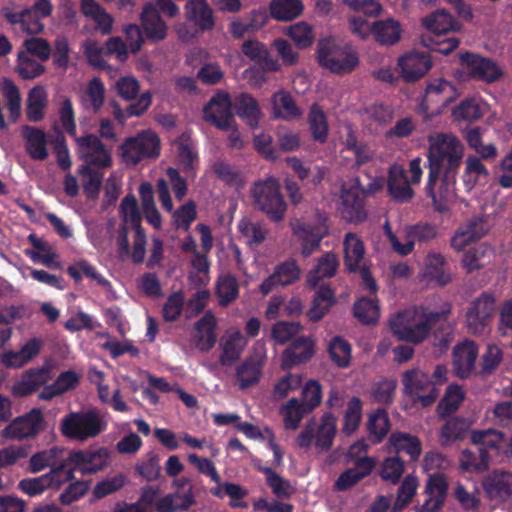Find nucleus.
Wrapping results in <instances>:
<instances>
[{
  "mask_svg": "<svg viewBox=\"0 0 512 512\" xmlns=\"http://www.w3.org/2000/svg\"><path fill=\"white\" fill-rule=\"evenodd\" d=\"M418 487V479L412 474H408L402 481L397 490L396 499L392 505V512L403 511L412 501Z\"/></svg>",
  "mask_w": 512,
  "mask_h": 512,
  "instance_id": "8fccbe9b",
  "label": "nucleus"
},
{
  "mask_svg": "<svg viewBox=\"0 0 512 512\" xmlns=\"http://www.w3.org/2000/svg\"><path fill=\"white\" fill-rule=\"evenodd\" d=\"M51 379V371L48 367L42 366L27 370L21 381L13 385L12 392L16 396L25 397L36 392Z\"/></svg>",
  "mask_w": 512,
  "mask_h": 512,
  "instance_id": "bb28decb",
  "label": "nucleus"
},
{
  "mask_svg": "<svg viewBox=\"0 0 512 512\" xmlns=\"http://www.w3.org/2000/svg\"><path fill=\"white\" fill-rule=\"evenodd\" d=\"M1 13L8 23L11 25L19 24L21 30L28 35H37L44 30L42 19L28 8L20 12H13L10 8L3 7Z\"/></svg>",
  "mask_w": 512,
  "mask_h": 512,
  "instance_id": "7c9ffc66",
  "label": "nucleus"
},
{
  "mask_svg": "<svg viewBox=\"0 0 512 512\" xmlns=\"http://www.w3.org/2000/svg\"><path fill=\"white\" fill-rule=\"evenodd\" d=\"M122 161L136 166L145 159H155L160 155V139L151 131H142L130 136L119 147Z\"/></svg>",
  "mask_w": 512,
  "mask_h": 512,
  "instance_id": "0eeeda50",
  "label": "nucleus"
},
{
  "mask_svg": "<svg viewBox=\"0 0 512 512\" xmlns=\"http://www.w3.org/2000/svg\"><path fill=\"white\" fill-rule=\"evenodd\" d=\"M438 235L436 225L429 222H419L408 225L404 231V243H411V253L416 243L427 245Z\"/></svg>",
  "mask_w": 512,
  "mask_h": 512,
  "instance_id": "a19ab883",
  "label": "nucleus"
},
{
  "mask_svg": "<svg viewBox=\"0 0 512 512\" xmlns=\"http://www.w3.org/2000/svg\"><path fill=\"white\" fill-rule=\"evenodd\" d=\"M299 278L300 269L295 260H286L275 266L273 273L260 284L259 291L266 296L278 287L293 284Z\"/></svg>",
  "mask_w": 512,
  "mask_h": 512,
  "instance_id": "f3484780",
  "label": "nucleus"
},
{
  "mask_svg": "<svg viewBox=\"0 0 512 512\" xmlns=\"http://www.w3.org/2000/svg\"><path fill=\"white\" fill-rule=\"evenodd\" d=\"M423 27L435 38L442 37L450 31H455L458 23L445 10H437L422 19Z\"/></svg>",
  "mask_w": 512,
  "mask_h": 512,
  "instance_id": "4c0bfd02",
  "label": "nucleus"
},
{
  "mask_svg": "<svg viewBox=\"0 0 512 512\" xmlns=\"http://www.w3.org/2000/svg\"><path fill=\"white\" fill-rule=\"evenodd\" d=\"M411 184L407 177V171L402 166L392 165L389 168L387 192L395 202L408 203L413 199L415 191Z\"/></svg>",
  "mask_w": 512,
  "mask_h": 512,
  "instance_id": "412c9836",
  "label": "nucleus"
},
{
  "mask_svg": "<svg viewBox=\"0 0 512 512\" xmlns=\"http://www.w3.org/2000/svg\"><path fill=\"white\" fill-rule=\"evenodd\" d=\"M255 469L265 475V483L277 499L289 500L292 497L295 490L290 480L284 478L268 466L255 465Z\"/></svg>",
  "mask_w": 512,
  "mask_h": 512,
  "instance_id": "c9c22d12",
  "label": "nucleus"
},
{
  "mask_svg": "<svg viewBox=\"0 0 512 512\" xmlns=\"http://www.w3.org/2000/svg\"><path fill=\"white\" fill-rule=\"evenodd\" d=\"M105 100V86L99 77L89 80L83 101H88L94 113H98Z\"/></svg>",
  "mask_w": 512,
  "mask_h": 512,
  "instance_id": "680f3d73",
  "label": "nucleus"
},
{
  "mask_svg": "<svg viewBox=\"0 0 512 512\" xmlns=\"http://www.w3.org/2000/svg\"><path fill=\"white\" fill-rule=\"evenodd\" d=\"M241 340L242 338L239 332H235L229 336V338L223 344V350L219 357V362L221 365L232 366L236 361L239 360L243 351Z\"/></svg>",
  "mask_w": 512,
  "mask_h": 512,
  "instance_id": "052dcab7",
  "label": "nucleus"
},
{
  "mask_svg": "<svg viewBox=\"0 0 512 512\" xmlns=\"http://www.w3.org/2000/svg\"><path fill=\"white\" fill-rule=\"evenodd\" d=\"M280 413L283 416L285 428L295 430L299 427L302 418L311 412L300 400L291 398L280 409Z\"/></svg>",
  "mask_w": 512,
  "mask_h": 512,
  "instance_id": "864d4df0",
  "label": "nucleus"
},
{
  "mask_svg": "<svg viewBox=\"0 0 512 512\" xmlns=\"http://www.w3.org/2000/svg\"><path fill=\"white\" fill-rule=\"evenodd\" d=\"M299 237L301 239V254L304 257L311 255L314 251L318 250L321 245L323 237L327 234L326 231H321L320 228L304 225L299 229Z\"/></svg>",
  "mask_w": 512,
  "mask_h": 512,
  "instance_id": "6e6d98bb",
  "label": "nucleus"
},
{
  "mask_svg": "<svg viewBox=\"0 0 512 512\" xmlns=\"http://www.w3.org/2000/svg\"><path fill=\"white\" fill-rule=\"evenodd\" d=\"M448 381V369L438 364L430 375L418 367L406 370L401 375L403 393L422 407L433 405L440 394V388Z\"/></svg>",
  "mask_w": 512,
  "mask_h": 512,
  "instance_id": "7ed1b4c3",
  "label": "nucleus"
},
{
  "mask_svg": "<svg viewBox=\"0 0 512 512\" xmlns=\"http://www.w3.org/2000/svg\"><path fill=\"white\" fill-rule=\"evenodd\" d=\"M17 62L16 71L22 79H34L45 72V67L24 51L18 53Z\"/></svg>",
  "mask_w": 512,
  "mask_h": 512,
  "instance_id": "338daca9",
  "label": "nucleus"
},
{
  "mask_svg": "<svg viewBox=\"0 0 512 512\" xmlns=\"http://www.w3.org/2000/svg\"><path fill=\"white\" fill-rule=\"evenodd\" d=\"M203 120L222 131L234 128L232 102L227 92L218 91L210 98L203 108Z\"/></svg>",
  "mask_w": 512,
  "mask_h": 512,
  "instance_id": "ddd939ff",
  "label": "nucleus"
},
{
  "mask_svg": "<svg viewBox=\"0 0 512 512\" xmlns=\"http://www.w3.org/2000/svg\"><path fill=\"white\" fill-rule=\"evenodd\" d=\"M503 439L504 434L494 429L473 430L471 432L472 442L482 448V450L488 451L489 454L494 453L497 455L499 453Z\"/></svg>",
  "mask_w": 512,
  "mask_h": 512,
  "instance_id": "09e8293b",
  "label": "nucleus"
},
{
  "mask_svg": "<svg viewBox=\"0 0 512 512\" xmlns=\"http://www.w3.org/2000/svg\"><path fill=\"white\" fill-rule=\"evenodd\" d=\"M272 114L275 119L298 120L303 111L289 91L280 89L271 96Z\"/></svg>",
  "mask_w": 512,
  "mask_h": 512,
  "instance_id": "393cba45",
  "label": "nucleus"
},
{
  "mask_svg": "<svg viewBox=\"0 0 512 512\" xmlns=\"http://www.w3.org/2000/svg\"><path fill=\"white\" fill-rule=\"evenodd\" d=\"M466 433L465 423L460 418H450L441 427L439 441L444 447L463 439Z\"/></svg>",
  "mask_w": 512,
  "mask_h": 512,
  "instance_id": "13d9d810",
  "label": "nucleus"
},
{
  "mask_svg": "<svg viewBox=\"0 0 512 512\" xmlns=\"http://www.w3.org/2000/svg\"><path fill=\"white\" fill-rule=\"evenodd\" d=\"M367 447L363 441L350 446L347 456L354 460V466L347 468L338 476L334 484L336 490L347 491L372 473L376 465L374 458L360 456L362 452H366Z\"/></svg>",
  "mask_w": 512,
  "mask_h": 512,
  "instance_id": "6e6552de",
  "label": "nucleus"
},
{
  "mask_svg": "<svg viewBox=\"0 0 512 512\" xmlns=\"http://www.w3.org/2000/svg\"><path fill=\"white\" fill-rule=\"evenodd\" d=\"M487 230V223L483 218H474L456 233L451 245L458 251L463 250L466 245L482 238Z\"/></svg>",
  "mask_w": 512,
  "mask_h": 512,
  "instance_id": "f704fd0d",
  "label": "nucleus"
},
{
  "mask_svg": "<svg viewBox=\"0 0 512 512\" xmlns=\"http://www.w3.org/2000/svg\"><path fill=\"white\" fill-rule=\"evenodd\" d=\"M496 310V300L492 293L484 291L476 297L466 310V327L474 335H483L490 327Z\"/></svg>",
  "mask_w": 512,
  "mask_h": 512,
  "instance_id": "1a4fd4ad",
  "label": "nucleus"
},
{
  "mask_svg": "<svg viewBox=\"0 0 512 512\" xmlns=\"http://www.w3.org/2000/svg\"><path fill=\"white\" fill-rule=\"evenodd\" d=\"M160 460V455L155 451L146 453L136 462L134 474L139 476L142 481L146 482H154L162 479L163 475Z\"/></svg>",
  "mask_w": 512,
  "mask_h": 512,
  "instance_id": "58836bf2",
  "label": "nucleus"
},
{
  "mask_svg": "<svg viewBox=\"0 0 512 512\" xmlns=\"http://www.w3.org/2000/svg\"><path fill=\"white\" fill-rule=\"evenodd\" d=\"M459 62L469 78L477 81L491 84L498 81L503 75V71L495 61L477 53H460Z\"/></svg>",
  "mask_w": 512,
  "mask_h": 512,
  "instance_id": "f8f14e48",
  "label": "nucleus"
},
{
  "mask_svg": "<svg viewBox=\"0 0 512 512\" xmlns=\"http://www.w3.org/2000/svg\"><path fill=\"white\" fill-rule=\"evenodd\" d=\"M447 477L442 473H433L429 475L423 494L425 500L416 512H439L445 503L448 494Z\"/></svg>",
  "mask_w": 512,
  "mask_h": 512,
  "instance_id": "2eb2a0df",
  "label": "nucleus"
},
{
  "mask_svg": "<svg viewBox=\"0 0 512 512\" xmlns=\"http://www.w3.org/2000/svg\"><path fill=\"white\" fill-rule=\"evenodd\" d=\"M395 453H405L411 461H417L422 453V444L417 436L406 432H393L388 440Z\"/></svg>",
  "mask_w": 512,
  "mask_h": 512,
  "instance_id": "e433bc0d",
  "label": "nucleus"
},
{
  "mask_svg": "<svg viewBox=\"0 0 512 512\" xmlns=\"http://www.w3.org/2000/svg\"><path fill=\"white\" fill-rule=\"evenodd\" d=\"M140 22L147 41L158 43L167 38L168 25L152 3L143 5L140 13Z\"/></svg>",
  "mask_w": 512,
  "mask_h": 512,
  "instance_id": "6ab92c4d",
  "label": "nucleus"
},
{
  "mask_svg": "<svg viewBox=\"0 0 512 512\" xmlns=\"http://www.w3.org/2000/svg\"><path fill=\"white\" fill-rule=\"evenodd\" d=\"M342 216L351 223H361L366 220L364 190L360 187L359 180L349 188L343 186L341 190Z\"/></svg>",
  "mask_w": 512,
  "mask_h": 512,
  "instance_id": "dca6fc26",
  "label": "nucleus"
},
{
  "mask_svg": "<svg viewBox=\"0 0 512 512\" xmlns=\"http://www.w3.org/2000/svg\"><path fill=\"white\" fill-rule=\"evenodd\" d=\"M107 428V423L100 412L95 409L72 411L66 414L60 422V431L70 440L80 442L96 438Z\"/></svg>",
  "mask_w": 512,
  "mask_h": 512,
  "instance_id": "423d86ee",
  "label": "nucleus"
},
{
  "mask_svg": "<svg viewBox=\"0 0 512 512\" xmlns=\"http://www.w3.org/2000/svg\"><path fill=\"white\" fill-rule=\"evenodd\" d=\"M234 108L237 116L244 121L250 129L259 128L263 112L257 99L249 93H240L234 99Z\"/></svg>",
  "mask_w": 512,
  "mask_h": 512,
  "instance_id": "cd10ccee",
  "label": "nucleus"
},
{
  "mask_svg": "<svg viewBox=\"0 0 512 512\" xmlns=\"http://www.w3.org/2000/svg\"><path fill=\"white\" fill-rule=\"evenodd\" d=\"M425 276L430 282L446 286L452 281L451 272L445 257L436 252H430L426 257Z\"/></svg>",
  "mask_w": 512,
  "mask_h": 512,
  "instance_id": "473e14b6",
  "label": "nucleus"
},
{
  "mask_svg": "<svg viewBox=\"0 0 512 512\" xmlns=\"http://www.w3.org/2000/svg\"><path fill=\"white\" fill-rule=\"evenodd\" d=\"M465 398L463 388L456 383H451L437 405L439 417L446 418L458 410L460 404Z\"/></svg>",
  "mask_w": 512,
  "mask_h": 512,
  "instance_id": "a18cd8bd",
  "label": "nucleus"
},
{
  "mask_svg": "<svg viewBox=\"0 0 512 512\" xmlns=\"http://www.w3.org/2000/svg\"><path fill=\"white\" fill-rule=\"evenodd\" d=\"M47 426L40 408H32L29 412L18 416L2 430L5 439L22 441L36 438Z\"/></svg>",
  "mask_w": 512,
  "mask_h": 512,
  "instance_id": "9d476101",
  "label": "nucleus"
},
{
  "mask_svg": "<svg viewBox=\"0 0 512 512\" xmlns=\"http://www.w3.org/2000/svg\"><path fill=\"white\" fill-rule=\"evenodd\" d=\"M457 96V89L452 82L444 78H434L428 82L420 106L426 113H440Z\"/></svg>",
  "mask_w": 512,
  "mask_h": 512,
  "instance_id": "9b49d317",
  "label": "nucleus"
},
{
  "mask_svg": "<svg viewBox=\"0 0 512 512\" xmlns=\"http://www.w3.org/2000/svg\"><path fill=\"white\" fill-rule=\"evenodd\" d=\"M451 313V304L444 303L439 311L427 306L414 310L413 320L407 321L410 311H400L390 320V328L398 340L413 344L423 342L434 328L443 329Z\"/></svg>",
  "mask_w": 512,
  "mask_h": 512,
  "instance_id": "f03ea898",
  "label": "nucleus"
},
{
  "mask_svg": "<svg viewBox=\"0 0 512 512\" xmlns=\"http://www.w3.org/2000/svg\"><path fill=\"white\" fill-rule=\"evenodd\" d=\"M398 66L404 81L412 83L427 74L432 67V61L424 52H411L399 58Z\"/></svg>",
  "mask_w": 512,
  "mask_h": 512,
  "instance_id": "4be33fe9",
  "label": "nucleus"
},
{
  "mask_svg": "<svg viewBox=\"0 0 512 512\" xmlns=\"http://www.w3.org/2000/svg\"><path fill=\"white\" fill-rule=\"evenodd\" d=\"M316 59L320 67L336 75H346L359 65V56L348 44H340L333 37L319 39Z\"/></svg>",
  "mask_w": 512,
  "mask_h": 512,
  "instance_id": "20e7f679",
  "label": "nucleus"
},
{
  "mask_svg": "<svg viewBox=\"0 0 512 512\" xmlns=\"http://www.w3.org/2000/svg\"><path fill=\"white\" fill-rule=\"evenodd\" d=\"M78 174L84 177L83 189L88 198H95L100 190L103 173L93 170L89 165H80Z\"/></svg>",
  "mask_w": 512,
  "mask_h": 512,
  "instance_id": "0e129e2a",
  "label": "nucleus"
},
{
  "mask_svg": "<svg viewBox=\"0 0 512 512\" xmlns=\"http://www.w3.org/2000/svg\"><path fill=\"white\" fill-rule=\"evenodd\" d=\"M372 31L376 40L383 45H392L400 39V25L393 19L374 22Z\"/></svg>",
  "mask_w": 512,
  "mask_h": 512,
  "instance_id": "603ef678",
  "label": "nucleus"
},
{
  "mask_svg": "<svg viewBox=\"0 0 512 512\" xmlns=\"http://www.w3.org/2000/svg\"><path fill=\"white\" fill-rule=\"evenodd\" d=\"M78 145V155L81 160H87L94 153L104 152L108 149L106 145L94 134L88 133L80 137H76Z\"/></svg>",
  "mask_w": 512,
  "mask_h": 512,
  "instance_id": "774afa93",
  "label": "nucleus"
},
{
  "mask_svg": "<svg viewBox=\"0 0 512 512\" xmlns=\"http://www.w3.org/2000/svg\"><path fill=\"white\" fill-rule=\"evenodd\" d=\"M307 121L312 139L320 144L326 143L329 136V125L327 116L318 103H313L310 106Z\"/></svg>",
  "mask_w": 512,
  "mask_h": 512,
  "instance_id": "ea45409f",
  "label": "nucleus"
},
{
  "mask_svg": "<svg viewBox=\"0 0 512 512\" xmlns=\"http://www.w3.org/2000/svg\"><path fill=\"white\" fill-rule=\"evenodd\" d=\"M217 323L215 316L212 312H206L198 321L194 324L195 334V346L201 352L210 351L217 340L215 333Z\"/></svg>",
  "mask_w": 512,
  "mask_h": 512,
  "instance_id": "c85d7f7f",
  "label": "nucleus"
},
{
  "mask_svg": "<svg viewBox=\"0 0 512 512\" xmlns=\"http://www.w3.org/2000/svg\"><path fill=\"white\" fill-rule=\"evenodd\" d=\"M479 350L472 340H465L454 346L452 351V365L455 374L461 379H467L475 368Z\"/></svg>",
  "mask_w": 512,
  "mask_h": 512,
  "instance_id": "aec40b11",
  "label": "nucleus"
},
{
  "mask_svg": "<svg viewBox=\"0 0 512 512\" xmlns=\"http://www.w3.org/2000/svg\"><path fill=\"white\" fill-rule=\"evenodd\" d=\"M338 266L339 261L337 256L332 252L326 253L318 259L315 268L310 271L307 279L308 284L312 288H315L321 279L333 277Z\"/></svg>",
  "mask_w": 512,
  "mask_h": 512,
  "instance_id": "c03bdc74",
  "label": "nucleus"
},
{
  "mask_svg": "<svg viewBox=\"0 0 512 512\" xmlns=\"http://www.w3.org/2000/svg\"><path fill=\"white\" fill-rule=\"evenodd\" d=\"M337 418L331 412H325L321 417V423L315 433V445L322 451H328L334 441L337 431Z\"/></svg>",
  "mask_w": 512,
  "mask_h": 512,
  "instance_id": "de8ad7c7",
  "label": "nucleus"
},
{
  "mask_svg": "<svg viewBox=\"0 0 512 512\" xmlns=\"http://www.w3.org/2000/svg\"><path fill=\"white\" fill-rule=\"evenodd\" d=\"M452 114L456 120L467 122L479 120L483 116L481 106L475 98L462 100L460 104L453 109Z\"/></svg>",
  "mask_w": 512,
  "mask_h": 512,
  "instance_id": "e2e57ef3",
  "label": "nucleus"
},
{
  "mask_svg": "<svg viewBox=\"0 0 512 512\" xmlns=\"http://www.w3.org/2000/svg\"><path fill=\"white\" fill-rule=\"evenodd\" d=\"M336 303L335 293L327 284L318 287L312 300V306L306 315L312 322L320 321Z\"/></svg>",
  "mask_w": 512,
  "mask_h": 512,
  "instance_id": "72a5a7b5",
  "label": "nucleus"
},
{
  "mask_svg": "<svg viewBox=\"0 0 512 512\" xmlns=\"http://www.w3.org/2000/svg\"><path fill=\"white\" fill-rule=\"evenodd\" d=\"M303 9L301 0H271L269 4L270 15L277 21H291L300 16Z\"/></svg>",
  "mask_w": 512,
  "mask_h": 512,
  "instance_id": "37998d69",
  "label": "nucleus"
},
{
  "mask_svg": "<svg viewBox=\"0 0 512 512\" xmlns=\"http://www.w3.org/2000/svg\"><path fill=\"white\" fill-rule=\"evenodd\" d=\"M367 429L369 439L374 444L380 443L386 437L390 429V420L384 408H378L369 415Z\"/></svg>",
  "mask_w": 512,
  "mask_h": 512,
  "instance_id": "49530a36",
  "label": "nucleus"
},
{
  "mask_svg": "<svg viewBox=\"0 0 512 512\" xmlns=\"http://www.w3.org/2000/svg\"><path fill=\"white\" fill-rule=\"evenodd\" d=\"M184 17L198 32H210L215 28L214 12L206 0H188L184 5Z\"/></svg>",
  "mask_w": 512,
  "mask_h": 512,
  "instance_id": "a211bd4d",
  "label": "nucleus"
},
{
  "mask_svg": "<svg viewBox=\"0 0 512 512\" xmlns=\"http://www.w3.org/2000/svg\"><path fill=\"white\" fill-rule=\"evenodd\" d=\"M62 453V449L53 446L49 449L38 451L30 457L29 470L32 473H37L44 470L47 467H54L56 459Z\"/></svg>",
  "mask_w": 512,
  "mask_h": 512,
  "instance_id": "bf43d9fd",
  "label": "nucleus"
},
{
  "mask_svg": "<svg viewBox=\"0 0 512 512\" xmlns=\"http://www.w3.org/2000/svg\"><path fill=\"white\" fill-rule=\"evenodd\" d=\"M463 156L464 145L455 135L438 133L429 138V173L425 192L436 211L444 212L448 209L447 203L454 195Z\"/></svg>",
  "mask_w": 512,
  "mask_h": 512,
  "instance_id": "f257e3e1",
  "label": "nucleus"
},
{
  "mask_svg": "<svg viewBox=\"0 0 512 512\" xmlns=\"http://www.w3.org/2000/svg\"><path fill=\"white\" fill-rule=\"evenodd\" d=\"M344 266L350 273H356L363 266L361 265L365 256V246L356 233L348 232L343 240Z\"/></svg>",
  "mask_w": 512,
  "mask_h": 512,
  "instance_id": "c756f323",
  "label": "nucleus"
},
{
  "mask_svg": "<svg viewBox=\"0 0 512 512\" xmlns=\"http://www.w3.org/2000/svg\"><path fill=\"white\" fill-rule=\"evenodd\" d=\"M216 295L219 298V305L225 307L239 296L237 279L232 274L220 276L216 283Z\"/></svg>",
  "mask_w": 512,
  "mask_h": 512,
  "instance_id": "5fc2aeb1",
  "label": "nucleus"
},
{
  "mask_svg": "<svg viewBox=\"0 0 512 512\" xmlns=\"http://www.w3.org/2000/svg\"><path fill=\"white\" fill-rule=\"evenodd\" d=\"M362 401L359 397L353 396L347 403L343 417L342 431L346 435L354 433L362 419Z\"/></svg>",
  "mask_w": 512,
  "mask_h": 512,
  "instance_id": "4d7b16f0",
  "label": "nucleus"
},
{
  "mask_svg": "<svg viewBox=\"0 0 512 512\" xmlns=\"http://www.w3.org/2000/svg\"><path fill=\"white\" fill-rule=\"evenodd\" d=\"M353 314L362 324L374 323L378 316L377 303L370 298H360L353 305Z\"/></svg>",
  "mask_w": 512,
  "mask_h": 512,
  "instance_id": "69168bd1",
  "label": "nucleus"
},
{
  "mask_svg": "<svg viewBox=\"0 0 512 512\" xmlns=\"http://www.w3.org/2000/svg\"><path fill=\"white\" fill-rule=\"evenodd\" d=\"M491 458L492 454L471 441L460 454V466L467 472H483L488 469Z\"/></svg>",
  "mask_w": 512,
  "mask_h": 512,
  "instance_id": "2f4dec72",
  "label": "nucleus"
},
{
  "mask_svg": "<svg viewBox=\"0 0 512 512\" xmlns=\"http://www.w3.org/2000/svg\"><path fill=\"white\" fill-rule=\"evenodd\" d=\"M314 355V341L307 336L294 339L282 354V366H293L308 362Z\"/></svg>",
  "mask_w": 512,
  "mask_h": 512,
  "instance_id": "b1692460",
  "label": "nucleus"
},
{
  "mask_svg": "<svg viewBox=\"0 0 512 512\" xmlns=\"http://www.w3.org/2000/svg\"><path fill=\"white\" fill-rule=\"evenodd\" d=\"M488 498L494 501H506L512 496V472L492 471L482 482Z\"/></svg>",
  "mask_w": 512,
  "mask_h": 512,
  "instance_id": "5701e85b",
  "label": "nucleus"
},
{
  "mask_svg": "<svg viewBox=\"0 0 512 512\" xmlns=\"http://www.w3.org/2000/svg\"><path fill=\"white\" fill-rule=\"evenodd\" d=\"M236 379L241 390L259 383L262 376V364L253 357L246 358L236 368Z\"/></svg>",
  "mask_w": 512,
  "mask_h": 512,
  "instance_id": "79ce46f5",
  "label": "nucleus"
},
{
  "mask_svg": "<svg viewBox=\"0 0 512 512\" xmlns=\"http://www.w3.org/2000/svg\"><path fill=\"white\" fill-rule=\"evenodd\" d=\"M21 133L29 157L33 160H45L49 155L46 133L42 129L30 125H23Z\"/></svg>",
  "mask_w": 512,
  "mask_h": 512,
  "instance_id": "a878e982",
  "label": "nucleus"
},
{
  "mask_svg": "<svg viewBox=\"0 0 512 512\" xmlns=\"http://www.w3.org/2000/svg\"><path fill=\"white\" fill-rule=\"evenodd\" d=\"M66 461L83 475L103 470L110 462V451L106 447L71 450Z\"/></svg>",
  "mask_w": 512,
  "mask_h": 512,
  "instance_id": "4468645a",
  "label": "nucleus"
},
{
  "mask_svg": "<svg viewBox=\"0 0 512 512\" xmlns=\"http://www.w3.org/2000/svg\"><path fill=\"white\" fill-rule=\"evenodd\" d=\"M250 193L255 209L262 212L269 221L280 223L284 220L287 203L277 178L268 177L255 181Z\"/></svg>",
  "mask_w": 512,
  "mask_h": 512,
  "instance_id": "39448f33",
  "label": "nucleus"
},
{
  "mask_svg": "<svg viewBox=\"0 0 512 512\" xmlns=\"http://www.w3.org/2000/svg\"><path fill=\"white\" fill-rule=\"evenodd\" d=\"M351 344L341 336H335L328 345L332 362L339 368H347L351 363Z\"/></svg>",
  "mask_w": 512,
  "mask_h": 512,
  "instance_id": "3c124183",
  "label": "nucleus"
}]
</instances>
